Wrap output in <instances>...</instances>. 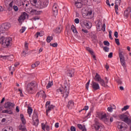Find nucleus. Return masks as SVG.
Returning a JSON list of instances; mask_svg holds the SVG:
<instances>
[{
	"instance_id": "20",
	"label": "nucleus",
	"mask_w": 131,
	"mask_h": 131,
	"mask_svg": "<svg viewBox=\"0 0 131 131\" xmlns=\"http://www.w3.org/2000/svg\"><path fill=\"white\" fill-rule=\"evenodd\" d=\"M103 26V23L101 21H98V24L96 25V28L98 31H101V27Z\"/></svg>"
},
{
	"instance_id": "1",
	"label": "nucleus",
	"mask_w": 131,
	"mask_h": 131,
	"mask_svg": "<svg viewBox=\"0 0 131 131\" xmlns=\"http://www.w3.org/2000/svg\"><path fill=\"white\" fill-rule=\"evenodd\" d=\"M69 90L70 88L68 84L65 83L63 87L57 89L56 91L57 93H61V95H63L62 97H64L66 98L69 96Z\"/></svg>"
},
{
	"instance_id": "37",
	"label": "nucleus",
	"mask_w": 131,
	"mask_h": 131,
	"mask_svg": "<svg viewBox=\"0 0 131 131\" xmlns=\"http://www.w3.org/2000/svg\"><path fill=\"white\" fill-rule=\"evenodd\" d=\"M118 6H120V5L115 4V10L116 12V14L118 15Z\"/></svg>"
},
{
	"instance_id": "32",
	"label": "nucleus",
	"mask_w": 131,
	"mask_h": 131,
	"mask_svg": "<svg viewBox=\"0 0 131 131\" xmlns=\"http://www.w3.org/2000/svg\"><path fill=\"white\" fill-rule=\"evenodd\" d=\"M30 2L31 4V5H33V6H37V0H30Z\"/></svg>"
},
{
	"instance_id": "42",
	"label": "nucleus",
	"mask_w": 131,
	"mask_h": 131,
	"mask_svg": "<svg viewBox=\"0 0 131 131\" xmlns=\"http://www.w3.org/2000/svg\"><path fill=\"white\" fill-rule=\"evenodd\" d=\"M13 9L15 12H18V11L19 10V8H18V6L16 5L13 6Z\"/></svg>"
},
{
	"instance_id": "48",
	"label": "nucleus",
	"mask_w": 131,
	"mask_h": 131,
	"mask_svg": "<svg viewBox=\"0 0 131 131\" xmlns=\"http://www.w3.org/2000/svg\"><path fill=\"white\" fill-rule=\"evenodd\" d=\"M107 111H108V112H113V108H112V106H109L107 107Z\"/></svg>"
},
{
	"instance_id": "47",
	"label": "nucleus",
	"mask_w": 131,
	"mask_h": 131,
	"mask_svg": "<svg viewBox=\"0 0 131 131\" xmlns=\"http://www.w3.org/2000/svg\"><path fill=\"white\" fill-rule=\"evenodd\" d=\"M91 82V80H89L85 84V88L86 90H89V86L90 85V83Z\"/></svg>"
},
{
	"instance_id": "45",
	"label": "nucleus",
	"mask_w": 131,
	"mask_h": 131,
	"mask_svg": "<svg viewBox=\"0 0 131 131\" xmlns=\"http://www.w3.org/2000/svg\"><path fill=\"white\" fill-rule=\"evenodd\" d=\"M93 14V11L92 10H90L89 11H88V12L86 14V16H88V17H90Z\"/></svg>"
},
{
	"instance_id": "12",
	"label": "nucleus",
	"mask_w": 131,
	"mask_h": 131,
	"mask_svg": "<svg viewBox=\"0 0 131 131\" xmlns=\"http://www.w3.org/2000/svg\"><path fill=\"white\" fill-rule=\"evenodd\" d=\"M91 85L94 91H98V90H100V85L99 83L92 81Z\"/></svg>"
},
{
	"instance_id": "26",
	"label": "nucleus",
	"mask_w": 131,
	"mask_h": 131,
	"mask_svg": "<svg viewBox=\"0 0 131 131\" xmlns=\"http://www.w3.org/2000/svg\"><path fill=\"white\" fill-rule=\"evenodd\" d=\"M54 85V83H53V81H49L47 85L46 86V88L50 89V88H52V86Z\"/></svg>"
},
{
	"instance_id": "41",
	"label": "nucleus",
	"mask_w": 131,
	"mask_h": 131,
	"mask_svg": "<svg viewBox=\"0 0 131 131\" xmlns=\"http://www.w3.org/2000/svg\"><path fill=\"white\" fill-rule=\"evenodd\" d=\"M25 30H26V27H22L21 29L20 30V33H23L25 32Z\"/></svg>"
},
{
	"instance_id": "39",
	"label": "nucleus",
	"mask_w": 131,
	"mask_h": 131,
	"mask_svg": "<svg viewBox=\"0 0 131 131\" xmlns=\"http://www.w3.org/2000/svg\"><path fill=\"white\" fill-rule=\"evenodd\" d=\"M129 106L125 105L122 108V111H126L127 109H129Z\"/></svg>"
},
{
	"instance_id": "38",
	"label": "nucleus",
	"mask_w": 131,
	"mask_h": 131,
	"mask_svg": "<svg viewBox=\"0 0 131 131\" xmlns=\"http://www.w3.org/2000/svg\"><path fill=\"white\" fill-rule=\"evenodd\" d=\"M103 121L104 122V123H105L106 124H108V123H109L110 122L109 118H108V117H106V118H105V119H104Z\"/></svg>"
},
{
	"instance_id": "56",
	"label": "nucleus",
	"mask_w": 131,
	"mask_h": 131,
	"mask_svg": "<svg viewBox=\"0 0 131 131\" xmlns=\"http://www.w3.org/2000/svg\"><path fill=\"white\" fill-rule=\"evenodd\" d=\"M7 131H13V127L8 126V129Z\"/></svg>"
},
{
	"instance_id": "58",
	"label": "nucleus",
	"mask_w": 131,
	"mask_h": 131,
	"mask_svg": "<svg viewBox=\"0 0 131 131\" xmlns=\"http://www.w3.org/2000/svg\"><path fill=\"white\" fill-rule=\"evenodd\" d=\"M14 5V2L12 1L9 5L10 8H13V5Z\"/></svg>"
},
{
	"instance_id": "2",
	"label": "nucleus",
	"mask_w": 131,
	"mask_h": 131,
	"mask_svg": "<svg viewBox=\"0 0 131 131\" xmlns=\"http://www.w3.org/2000/svg\"><path fill=\"white\" fill-rule=\"evenodd\" d=\"M36 90H37V84L35 82H31L27 85L26 92L29 94H33Z\"/></svg>"
},
{
	"instance_id": "36",
	"label": "nucleus",
	"mask_w": 131,
	"mask_h": 131,
	"mask_svg": "<svg viewBox=\"0 0 131 131\" xmlns=\"http://www.w3.org/2000/svg\"><path fill=\"white\" fill-rule=\"evenodd\" d=\"M86 50H87V51H88V52H89L91 55H94V51H93V50L90 47H86Z\"/></svg>"
},
{
	"instance_id": "54",
	"label": "nucleus",
	"mask_w": 131,
	"mask_h": 131,
	"mask_svg": "<svg viewBox=\"0 0 131 131\" xmlns=\"http://www.w3.org/2000/svg\"><path fill=\"white\" fill-rule=\"evenodd\" d=\"M51 101H47L46 104V107H48L49 106H51Z\"/></svg>"
},
{
	"instance_id": "64",
	"label": "nucleus",
	"mask_w": 131,
	"mask_h": 131,
	"mask_svg": "<svg viewBox=\"0 0 131 131\" xmlns=\"http://www.w3.org/2000/svg\"><path fill=\"white\" fill-rule=\"evenodd\" d=\"M2 131H8V126L5 127L2 129Z\"/></svg>"
},
{
	"instance_id": "30",
	"label": "nucleus",
	"mask_w": 131,
	"mask_h": 131,
	"mask_svg": "<svg viewBox=\"0 0 131 131\" xmlns=\"http://www.w3.org/2000/svg\"><path fill=\"white\" fill-rule=\"evenodd\" d=\"M71 29L73 33H76V34H77V33H78V32H77V30H76V28L75 27V26H74V25L72 26Z\"/></svg>"
},
{
	"instance_id": "19",
	"label": "nucleus",
	"mask_w": 131,
	"mask_h": 131,
	"mask_svg": "<svg viewBox=\"0 0 131 131\" xmlns=\"http://www.w3.org/2000/svg\"><path fill=\"white\" fill-rule=\"evenodd\" d=\"M41 127H42V129H43V130H46V129L47 131L50 130V126L48 125H46L43 123H41Z\"/></svg>"
},
{
	"instance_id": "57",
	"label": "nucleus",
	"mask_w": 131,
	"mask_h": 131,
	"mask_svg": "<svg viewBox=\"0 0 131 131\" xmlns=\"http://www.w3.org/2000/svg\"><path fill=\"white\" fill-rule=\"evenodd\" d=\"M112 57H113V53L111 52V53H110V54L108 55V58H112Z\"/></svg>"
},
{
	"instance_id": "46",
	"label": "nucleus",
	"mask_w": 131,
	"mask_h": 131,
	"mask_svg": "<svg viewBox=\"0 0 131 131\" xmlns=\"http://www.w3.org/2000/svg\"><path fill=\"white\" fill-rule=\"evenodd\" d=\"M103 51H104V52H105L106 53H108V52H109V47H104L103 48Z\"/></svg>"
},
{
	"instance_id": "16",
	"label": "nucleus",
	"mask_w": 131,
	"mask_h": 131,
	"mask_svg": "<svg viewBox=\"0 0 131 131\" xmlns=\"http://www.w3.org/2000/svg\"><path fill=\"white\" fill-rule=\"evenodd\" d=\"M75 73V71L74 69H71L68 71L67 75L69 77H73L74 76V73Z\"/></svg>"
},
{
	"instance_id": "22",
	"label": "nucleus",
	"mask_w": 131,
	"mask_h": 131,
	"mask_svg": "<svg viewBox=\"0 0 131 131\" xmlns=\"http://www.w3.org/2000/svg\"><path fill=\"white\" fill-rule=\"evenodd\" d=\"M20 119L21 121L23 123V124L25 125L26 124V120H25V118H24V115L23 114H20Z\"/></svg>"
},
{
	"instance_id": "62",
	"label": "nucleus",
	"mask_w": 131,
	"mask_h": 131,
	"mask_svg": "<svg viewBox=\"0 0 131 131\" xmlns=\"http://www.w3.org/2000/svg\"><path fill=\"white\" fill-rule=\"evenodd\" d=\"M75 23L76 24H78L79 23V19H78V18L75 19Z\"/></svg>"
},
{
	"instance_id": "11",
	"label": "nucleus",
	"mask_w": 131,
	"mask_h": 131,
	"mask_svg": "<svg viewBox=\"0 0 131 131\" xmlns=\"http://www.w3.org/2000/svg\"><path fill=\"white\" fill-rule=\"evenodd\" d=\"M15 104L10 102H7L5 104L4 107L6 109H13Z\"/></svg>"
},
{
	"instance_id": "31",
	"label": "nucleus",
	"mask_w": 131,
	"mask_h": 131,
	"mask_svg": "<svg viewBox=\"0 0 131 131\" xmlns=\"http://www.w3.org/2000/svg\"><path fill=\"white\" fill-rule=\"evenodd\" d=\"M39 123V120H38V118H36V119L34 121L33 125L35 126H37L38 124Z\"/></svg>"
},
{
	"instance_id": "29",
	"label": "nucleus",
	"mask_w": 131,
	"mask_h": 131,
	"mask_svg": "<svg viewBox=\"0 0 131 131\" xmlns=\"http://www.w3.org/2000/svg\"><path fill=\"white\" fill-rule=\"evenodd\" d=\"M32 111H33V110L32 109V108L28 106L27 112H28L30 117V115H31V114H32Z\"/></svg>"
},
{
	"instance_id": "33",
	"label": "nucleus",
	"mask_w": 131,
	"mask_h": 131,
	"mask_svg": "<svg viewBox=\"0 0 131 131\" xmlns=\"http://www.w3.org/2000/svg\"><path fill=\"white\" fill-rule=\"evenodd\" d=\"M19 129L20 130L24 131L26 129V127H25V125H20L19 126Z\"/></svg>"
},
{
	"instance_id": "63",
	"label": "nucleus",
	"mask_w": 131,
	"mask_h": 131,
	"mask_svg": "<svg viewBox=\"0 0 131 131\" xmlns=\"http://www.w3.org/2000/svg\"><path fill=\"white\" fill-rule=\"evenodd\" d=\"M82 32H83L84 33H89V31H88V30H85V29H82Z\"/></svg>"
},
{
	"instance_id": "25",
	"label": "nucleus",
	"mask_w": 131,
	"mask_h": 131,
	"mask_svg": "<svg viewBox=\"0 0 131 131\" xmlns=\"http://www.w3.org/2000/svg\"><path fill=\"white\" fill-rule=\"evenodd\" d=\"M85 27H86V28H88V29H91V28H92V23L88 21V23H87L86 24V25H85Z\"/></svg>"
},
{
	"instance_id": "4",
	"label": "nucleus",
	"mask_w": 131,
	"mask_h": 131,
	"mask_svg": "<svg viewBox=\"0 0 131 131\" xmlns=\"http://www.w3.org/2000/svg\"><path fill=\"white\" fill-rule=\"evenodd\" d=\"M94 80L95 81H98L102 85V86L106 87V84H105V81L104 80L101 78V76H99V74L96 73L94 77Z\"/></svg>"
},
{
	"instance_id": "44",
	"label": "nucleus",
	"mask_w": 131,
	"mask_h": 131,
	"mask_svg": "<svg viewBox=\"0 0 131 131\" xmlns=\"http://www.w3.org/2000/svg\"><path fill=\"white\" fill-rule=\"evenodd\" d=\"M77 126H78V128H79V129H81V130H82L83 128L85 127V126H82V125H81L80 124H78Z\"/></svg>"
},
{
	"instance_id": "24",
	"label": "nucleus",
	"mask_w": 131,
	"mask_h": 131,
	"mask_svg": "<svg viewBox=\"0 0 131 131\" xmlns=\"http://www.w3.org/2000/svg\"><path fill=\"white\" fill-rule=\"evenodd\" d=\"M75 5L76 7H77V8H80L82 7V4L81 2H76Z\"/></svg>"
},
{
	"instance_id": "23",
	"label": "nucleus",
	"mask_w": 131,
	"mask_h": 131,
	"mask_svg": "<svg viewBox=\"0 0 131 131\" xmlns=\"http://www.w3.org/2000/svg\"><path fill=\"white\" fill-rule=\"evenodd\" d=\"M74 106V103L73 102V101H69L68 104L67 105V106L69 108H73Z\"/></svg>"
},
{
	"instance_id": "17",
	"label": "nucleus",
	"mask_w": 131,
	"mask_h": 131,
	"mask_svg": "<svg viewBox=\"0 0 131 131\" xmlns=\"http://www.w3.org/2000/svg\"><path fill=\"white\" fill-rule=\"evenodd\" d=\"M55 108V106H54V105L51 104L50 105H49L48 106H47L46 107V114L47 115H48V114H49V113L51 111H52V110H53V109H54Z\"/></svg>"
},
{
	"instance_id": "60",
	"label": "nucleus",
	"mask_w": 131,
	"mask_h": 131,
	"mask_svg": "<svg viewBox=\"0 0 131 131\" xmlns=\"http://www.w3.org/2000/svg\"><path fill=\"white\" fill-rule=\"evenodd\" d=\"M114 35H115V37H116V38H118V32H115L114 33Z\"/></svg>"
},
{
	"instance_id": "55",
	"label": "nucleus",
	"mask_w": 131,
	"mask_h": 131,
	"mask_svg": "<svg viewBox=\"0 0 131 131\" xmlns=\"http://www.w3.org/2000/svg\"><path fill=\"white\" fill-rule=\"evenodd\" d=\"M25 48L26 50L28 49V43H27V42H25Z\"/></svg>"
},
{
	"instance_id": "28",
	"label": "nucleus",
	"mask_w": 131,
	"mask_h": 131,
	"mask_svg": "<svg viewBox=\"0 0 131 131\" xmlns=\"http://www.w3.org/2000/svg\"><path fill=\"white\" fill-rule=\"evenodd\" d=\"M6 42V38L5 37H2L0 38V43L1 45H4L5 46V42Z\"/></svg>"
},
{
	"instance_id": "3",
	"label": "nucleus",
	"mask_w": 131,
	"mask_h": 131,
	"mask_svg": "<svg viewBox=\"0 0 131 131\" xmlns=\"http://www.w3.org/2000/svg\"><path fill=\"white\" fill-rule=\"evenodd\" d=\"M11 24L8 23L2 24L0 26V32L1 33H5L6 31H8L11 28Z\"/></svg>"
},
{
	"instance_id": "49",
	"label": "nucleus",
	"mask_w": 131,
	"mask_h": 131,
	"mask_svg": "<svg viewBox=\"0 0 131 131\" xmlns=\"http://www.w3.org/2000/svg\"><path fill=\"white\" fill-rule=\"evenodd\" d=\"M103 45H104V46H110V43H109V42L108 41H104Z\"/></svg>"
},
{
	"instance_id": "40",
	"label": "nucleus",
	"mask_w": 131,
	"mask_h": 131,
	"mask_svg": "<svg viewBox=\"0 0 131 131\" xmlns=\"http://www.w3.org/2000/svg\"><path fill=\"white\" fill-rule=\"evenodd\" d=\"M101 30L104 32L106 30V25L105 24H103V25L101 26Z\"/></svg>"
},
{
	"instance_id": "9",
	"label": "nucleus",
	"mask_w": 131,
	"mask_h": 131,
	"mask_svg": "<svg viewBox=\"0 0 131 131\" xmlns=\"http://www.w3.org/2000/svg\"><path fill=\"white\" fill-rule=\"evenodd\" d=\"M58 5L55 3L52 7V14L54 17H57L58 15Z\"/></svg>"
},
{
	"instance_id": "43",
	"label": "nucleus",
	"mask_w": 131,
	"mask_h": 131,
	"mask_svg": "<svg viewBox=\"0 0 131 131\" xmlns=\"http://www.w3.org/2000/svg\"><path fill=\"white\" fill-rule=\"evenodd\" d=\"M52 39H53V37L52 36H48L47 38V42H50V41H52Z\"/></svg>"
},
{
	"instance_id": "34",
	"label": "nucleus",
	"mask_w": 131,
	"mask_h": 131,
	"mask_svg": "<svg viewBox=\"0 0 131 131\" xmlns=\"http://www.w3.org/2000/svg\"><path fill=\"white\" fill-rule=\"evenodd\" d=\"M80 22L81 24H83V25L85 26L89 22V21L85 19H82L80 20Z\"/></svg>"
},
{
	"instance_id": "50",
	"label": "nucleus",
	"mask_w": 131,
	"mask_h": 131,
	"mask_svg": "<svg viewBox=\"0 0 131 131\" xmlns=\"http://www.w3.org/2000/svg\"><path fill=\"white\" fill-rule=\"evenodd\" d=\"M109 80V79H108V78L107 77H105V82L104 83L106 85L105 86H107V83H108V81Z\"/></svg>"
},
{
	"instance_id": "7",
	"label": "nucleus",
	"mask_w": 131,
	"mask_h": 131,
	"mask_svg": "<svg viewBox=\"0 0 131 131\" xmlns=\"http://www.w3.org/2000/svg\"><path fill=\"white\" fill-rule=\"evenodd\" d=\"M117 126L120 130L123 131L126 128L125 126H127V125L123 122H118Z\"/></svg>"
},
{
	"instance_id": "51",
	"label": "nucleus",
	"mask_w": 131,
	"mask_h": 131,
	"mask_svg": "<svg viewBox=\"0 0 131 131\" xmlns=\"http://www.w3.org/2000/svg\"><path fill=\"white\" fill-rule=\"evenodd\" d=\"M121 3V0H115V5H120Z\"/></svg>"
},
{
	"instance_id": "52",
	"label": "nucleus",
	"mask_w": 131,
	"mask_h": 131,
	"mask_svg": "<svg viewBox=\"0 0 131 131\" xmlns=\"http://www.w3.org/2000/svg\"><path fill=\"white\" fill-rule=\"evenodd\" d=\"M32 21H36V20H39V17L38 16H36L32 18Z\"/></svg>"
},
{
	"instance_id": "6",
	"label": "nucleus",
	"mask_w": 131,
	"mask_h": 131,
	"mask_svg": "<svg viewBox=\"0 0 131 131\" xmlns=\"http://www.w3.org/2000/svg\"><path fill=\"white\" fill-rule=\"evenodd\" d=\"M29 15L26 12H24L18 18V21L20 24H22L26 18H28Z\"/></svg>"
},
{
	"instance_id": "10",
	"label": "nucleus",
	"mask_w": 131,
	"mask_h": 131,
	"mask_svg": "<svg viewBox=\"0 0 131 131\" xmlns=\"http://www.w3.org/2000/svg\"><path fill=\"white\" fill-rule=\"evenodd\" d=\"M119 58L121 64L123 67H125V60L124 59V56L122 55V52H120L119 54Z\"/></svg>"
},
{
	"instance_id": "15",
	"label": "nucleus",
	"mask_w": 131,
	"mask_h": 131,
	"mask_svg": "<svg viewBox=\"0 0 131 131\" xmlns=\"http://www.w3.org/2000/svg\"><path fill=\"white\" fill-rule=\"evenodd\" d=\"M12 39L11 37L5 38V46H6V47H9L11 43H12Z\"/></svg>"
},
{
	"instance_id": "27",
	"label": "nucleus",
	"mask_w": 131,
	"mask_h": 131,
	"mask_svg": "<svg viewBox=\"0 0 131 131\" xmlns=\"http://www.w3.org/2000/svg\"><path fill=\"white\" fill-rule=\"evenodd\" d=\"M2 113H6L7 114H13L11 110H4L2 111Z\"/></svg>"
},
{
	"instance_id": "35",
	"label": "nucleus",
	"mask_w": 131,
	"mask_h": 131,
	"mask_svg": "<svg viewBox=\"0 0 131 131\" xmlns=\"http://www.w3.org/2000/svg\"><path fill=\"white\" fill-rule=\"evenodd\" d=\"M43 34L41 32H38L35 34V36H36V38H37L38 37V36H43Z\"/></svg>"
},
{
	"instance_id": "59",
	"label": "nucleus",
	"mask_w": 131,
	"mask_h": 131,
	"mask_svg": "<svg viewBox=\"0 0 131 131\" xmlns=\"http://www.w3.org/2000/svg\"><path fill=\"white\" fill-rule=\"evenodd\" d=\"M106 117H107V116H106V114H104V115H102L101 119L102 120H104L105 119V118H106Z\"/></svg>"
},
{
	"instance_id": "61",
	"label": "nucleus",
	"mask_w": 131,
	"mask_h": 131,
	"mask_svg": "<svg viewBox=\"0 0 131 131\" xmlns=\"http://www.w3.org/2000/svg\"><path fill=\"white\" fill-rule=\"evenodd\" d=\"M71 131H76V128L74 126H72L71 127Z\"/></svg>"
},
{
	"instance_id": "18",
	"label": "nucleus",
	"mask_w": 131,
	"mask_h": 131,
	"mask_svg": "<svg viewBox=\"0 0 131 131\" xmlns=\"http://www.w3.org/2000/svg\"><path fill=\"white\" fill-rule=\"evenodd\" d=\"M31 15H40L41 14V11L39 10H36L35 9H32L31 10Z\"/></svg>"
},
{
	"instance_id": "21",
	"label": "nucleus",
	"mask_w": 131,
	"mask_h": 131,
	"mask_svg": "<svg viewBox=\"0 0 131 131\" xmlns=\"http://www.w3.org/2000/svg\"><path fill=\"white\" fill-rule=\"evenodd\" d=\"M62 30H63V27H62V26L58 27L55 30V33H61Z\"/></svg>"
},
{
	"instance_id": "5",
	"label": "nucleus",
	"mask_w": 131,
	"mask_h": 131,
	"mask_svg": "<svg viewBox=\"0 0 131 131\" xmlns=\"http://www.w3.org/2000/svg\"><path fill=\"white\" fill-rule=\"evenodd\" d=\"M49 5V0H45L43 2L40 1L38 2L37 3L36 8H39L40 9H42L46 8Z\"/></svg>"
},
{
	"instance_id": "53",
	"label": "nucleus",
	"mask_w": 131,
	"mask_h": 131,
	"mask_svg": "<svg viewBox=\"0 0 131 131\" xmlns=\"http://www.w3.org/2000/svg\"><path fill=\"white\" fill-rule=\"evenodd\" d=\"M115 42L117 46H119L120 45V43L119 42V39L116 38Z\"/></svg>"
},
{
	"instance_id": "13",
	"label": "nucleus",
	"mask_w": 131,
	"mask_h": 131,
	"mask_svg": "<svg viewBox=\"0 0 131 131\" xmlns=\"http://www.w3.org/2000/svg\"><path fill=\"white\" fill-rule=\"evenodd\" d=\"M120 119L122 120V121H124V122H125L126 123H128V116H127L125 114H123L120 116Z\"/></svg>"
},
{
	"instance_id": "8",
	"label": "nucleus",
	"mask_w": 131,
	"mask_h": 131,
	"mask_svg": "<svg viewBox=\"0 0 131 131\" xmlns=\"http://www.w3.org/2000/svg\"><path fill=\"white\" fill-rule=\"evenodd\" d=\"M36 97L37 98H42V99H46L47 98V94L46 92L42 90H40L39 92H37Z\"/></svg>"
},
{
	"instance_id": "14",
	"label": "nucleus",
	"mask_w": 131,
	"mask_h": 131,
	"mask_svg": "<svg viewBox=\"0 0 131 131\" xmlns=\"http://www.w3.org/2000/svg\"><path fill=\"white\" fill-rule=\"evenodd\" d=\"M0 58H3L5 60H8L9 61H12L13 59H14V56L13 55H6V56H0Z\"/></svg>"
}]
</instances>
